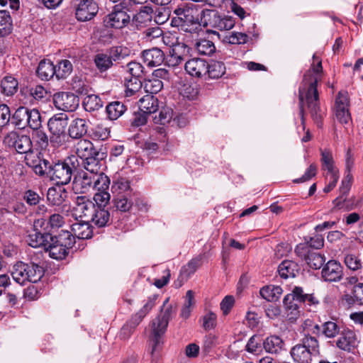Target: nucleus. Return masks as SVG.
I'll use <instances>...</instances> for the list:
<instances>
[{
	"label": "nucleus",
	"instance_id": "obj_50",
	"mask_svg": "<svg viewBox=\"0 0 363 363\" xmlns=\"http://www.w3.org/2000/svg\"><path fill=\"white\" fill-rule=\"evenodd\" d=\"M152 13L153 9L151 6H143L140 8V11L133 16V21L137 25L145 24L152 21Z\"/></svg>",
	"mask_w": 363,
	"mask_h": 363
},
{
	"label": "nucleus",
	"instance_id": "obj_64",
	"mask_svg": "<svg viewBox=\"0 0 363 363\" xmlns=\"http://www.w3.org/2000/svg\"><path fill=\"white\" fill-rule=\"evenodd\" d=\"M33 138L35 145H37L40 150H45L48 147L50 140L44 131L41 130H35L33 133Z\"/></svg>",
	"mask_w": 363,
	"mask_h": 363
},
{
	"label": "nucleus",
	"instance_id": "obj_9",
	"mask_svg": "<svg viewBox=\"0 0 363 363\" xmlns=\"http://www.w3.org/2000/svg\"><path fill=\"white\" fill-rule=\"evenodd\" d=\"M107 176H99L83 170L77 172L72 182V190L75 194H87L95 190L98 186L101 188L106 184Z\"/></svg>",
	"mask_w": 363,
	"mask_h": 363
},
{
	"label": "nucleus",
	"instance_id": "obj_8",
	"mask_svg": "<svg viewBox=\"0 0 363 363\" xmlns=\"http://www.w3.org/2000/svg\"><path fill=\"white\" fill-rule=\"evenodd\" d=\"M43 274V267L33 262L26 264L18 262L13 265L11 272L13 279L21 285L26 281L35 283L40 280Z\"/></svg>",
	"mask_w": 363,
	"mask_h": 363
},
{
	"label": "nucleus",
	"instance_id": "obj_25",
	"mask_svg": "<svg viewBox=\"0 0 363 363\" xmlns=\"http://www.w3.org/2000/svg\"><path fill=\"white\" fill-rule=\"evenodd\" d=\"M88 121L84 118L73 119L68 127L69 136L72 139L82 138L88 131Z\"/></svg>",
	"mask_w": 363,
	"mask_h": 363
},
{
	"label": "nucleus",
	"instance_id": "obj_32",
	"mask_svg": "<svg viewBox=\"0 0 363 363\" xmlns=\"http://www.w3.org/2000/svg\"><path fill=\"white\" fill-rule=\"evenodd\" d=\"M203 255H199L191 259L180 270L179 278L186 281L202 264Z\"/></svg>",
	"mask_w": 363,
	"mask_h": 363
},
{
	"label": "nucleus",
	"instance_id": "obj_28",
	"mask_svg": "<svg viewBox=\"0 0 363 363\" xmlns=\"http://www.w3.org/2000/svg\"><path fill=\"white\" fill-rule=\"evenodd\" d=\"M93 211L91 214L89 222H91L99 228L105 227L109 223L111 216L108 208L94 206Z\"/></svg>",
	"mask_w": 363,
	"mask_h": 363
},
{
	"label": "nucleus",
	"instance_id": "obj_30",
	"mask_svg": "<svg viewBox=\"0 0 363 363\" xmlns=\"http://www.w3.org/2000/svg\"><path fill=\"white\" fill-rule=\"evenodd\" d=\"M67 191L61 185L48 189L47 193L48 201L54 206H60L67 198Z\"/></svg>",
	"mask_w": 363,
	"mask_h": 363
},
{
	"label": "nucleus",
	"instance_id": "obj_41",
	"mask_svg": "<svg viewBox=\"0 0 363 363\" xmlns=\"http://www.w3.org/2000/svg\"><path fill=\"white\" fill-rule=\"evenodd\" d=\"M72 235L75 238L89 239L91 237L92 231L90 229L88 222L84 220V223H75L71 226Z\"/></svg>",
	"mask_w": 363,
	"mask_h": 363
},
{
	"label": "nucleus",
	"instance_id": "obj_26",
	"mask_svg": "<svg viewBox=\"0 0 363 363\" xmlns=\"http://www.w3.org/2000/svg\"><path fill=\"white\" fill-rule=\"evenodd\" d=\"M110 179L106 177V184L104 185V187L98 186L94 190L96 192L94 195V201L95 202V207L108 208V205L111 199V195L108 190L110 186Z\"/></svg>",
	"mask_w": 363,
	"mask_h": 363
},
{
	"label": "nucleus",
	"instance_id": "obj_59",
	"mask_svg": "<svg viewBox=\"0 0 363 363\" xmlns=\"http://www.w3.org/2000/svg\"><path fill=\"white\" fill-rule=\"evenodd\" d=\"M71 85L72 89L79 94H88L90 90L89 84L79 77H75L72 79Z\"/></svg>",
	"mask_w": 363,
	"mask_h": 363
},
{
	"label": "nucleus",
	"instance_id": "obj_19",
	"mask_svg": "<svg viewBox=\"0 0 363 363\" xmlns=\"http://www.w3.org/2000/svg\"><path fill=\"white\" fill-rule=\"evenodd\" d=\"M98 11V5L94 0H81L76 9V18L79 21H87L92 19Z\"/></svg>",
	"mask_w": 363,
	"mask_h": 363
},
{
	"label": "nucleus",
	"instance_id": "obj_29",
	"mask_svg": "<svg viewBox=\"0 0 363 363\" xmlns=\"http://www.w3.org/2000/svg\"><path fill=\"white\" fill-rule=\"evenodd\" d=\"M101 148H96L89 140L82 139L75 145V153L82 160L93 155L97 150Z\"/></svg>",
	"mask_w": 363,
	"mask_h": 363
},
{
	"label": "nucleus",
	"instance_id": "obj_12",
	"mask_svg": "<svg viewBox=\"0 0 363 363\" xmlns=\"http://www.w3.org/2000/svg\"><path fill=\"white\" fill-rule=\"evenodd\" d=\"M107 155L102 149L97 150L93 155L82 160V165L84 172L101 177L106 176L103 172V167L105 164V159Z\"/></svg>",
	"mask_w": 363,
	"mask_h": 363
},
{
	"label": "nucleus",
	"instance_id": "obj_16",
	"mask_svg": "<svg viewBox=\"0 0 363 363\" xmlns=\"http://www.w3.org/2000/svg\"><path fill=\"white\" fill-rule=\"evenodd\" d=\"M53 103L57 109L72 112L79 106V99L73 93L57 92L53 96Z\"/></svg>",
	"mask_w": 363,
	"mask_h": 363
},
{
	"label": "nucleus",
	"instance_id": "obj_52",
	"mask_svg": "<svg viewBox=\"0 0 363 363\" xmlns=\"http://www.w3.org/2000/svg\"><path fill=\"white\" fill-rule=\"evenodd\" d=\"M195 48L199 54L203 55H211L216 51L214 43L207 39H201L196 42Z\"/></svg>",
	"mask_w": 363,
	"mask_h": 363
},
{
	"label": "nucleus",
	"instance_id": "obj_40",
	"mask_svg": "<svg viewBox=\"0 0 363 363\" xmlns=\"http://www.w3.org/2000/svg\"><path fill=\"white\" fill-rule=\"evenodd\" d=\"M1 92L7 96H13L16 93L18 87V82L12 76L4 77L0 84Z\"/></svg>",
	"mask_w": 363,
	"mask_h": 363
},
{
	"label": "nucleus",
	"instance_id": "obj_36",
	"mask_svg": "<svg viewBox=\"0 0 363 363\" xmlns=\"http://www.w3.org/2000/svg\"><path fill=\"white\" fill-rule=\"evenodd\" d=\"M344 300L349 306L363 305V284L354 285L352 293L344 296Z\"/></svg>",
	"mask_w": 363,
	"mask_h": 363
},
{
	"label": "nucleus",
	"instance_id": "obj_18",
	"mask_svg": "<svg viewBox=\"0 0 363 363\" xmlns=\"http://www.w3.org/2000/svg\"><path fill=\"white\" fill-rule=\"evenodd\" d=\"M190 48L184 43H178L174 45L165 57L164 65L168 67H174L186 60L189 53Z\"/></svg>",
	"mask_w": 363,
	"mask_h": 363
},
{
	"label": "nucleus",
	"instance_id": "obj_27",
	"mask_svg": "<svg viewBox=\"0 0 363 363\" xmlns=\"http://www.w3.org/2000/svg\"><path fill=\"white\" fill-rule=\"evenodd\" d=\"M284 342L278 335H270L263 342V348L265 352L272 354H278L284 350Z\"/></svg>",
	"mask_w": 363,
	"mask_h": 363
},
{
	"label": "nucleus",
	"instance_id": "obj_47",
	"mask_svg": "<svg viewBox=\"0 0 363 363\" xmlns=\"http://www.w3.org/2000/svg\"><path fill=\"white\" fill-rule=\"evenodd\" d=\"M207 69L206 77L208 79H218L225 73V66L223 62L220 61L208 62Z\"/></svg>",
	"mask_w": 363,
	"mask_h": 363
},
{
	"label": "nucleus",
	"instance_id": "obj_2",
	"mask_svg": "<svg viewBox=\"0 0 363 363\" xmlns=\"http://www.w3.org/2000/svg\"><path fill=\"white\" fill-rule=\"evenodd\" d=\"M30 160L31 168L35 174L50 178L62 186L67 184L72 177L73 172L78 166L75 156L69 157L63 161L56 162L40 158L38 163Z\"/></svg>",
	"mask_w": 363,
	"mask_h": 363
},
{
	"label": "nucleus",
	"instance_id": "obj_45",
	"mask_svg": "<svg viewBox=\"0 0 363 363\" xmlns=\"http://www.w3.org/2000/svg\"><path fill=\"white\" fill-rule=\"evenodd\" d=\"M320 162L322 163L323 169L327 170L328 174L338 173L334 164L333 156L331 150L328 149L320 150Z\"/></svg>",
	"mask_w": 363,
	"mask_h": 363
},
{
	"label": "nucleus",
	"instance_id": "obj_63",
	"mask_svg": "<svg viewBox=\"0 0 363 363\" xmlns=\"http://www.w3.org/2000/svg\"><path fill=\"white\" fill-rule=\"evenodd\" d=\"M163 88V82L160 79H155L151 77L149 79L145 82L144 89L150 95L157 94Z\"/></svg>",
	"mask_w": 363,
	"mask_h": 363
},
{
	"label": "nucleus",
	"instance_id": "obj_35",
	"mask_svg": "<svg viewBox=\"0 0 363 363\" xmlns=\"http://www.w3.org/2000/svg\"><path fill=\"white\" fill-rule=\"evenodd\" d=\"M356 337L354 332L348 330L344 333L336 342L338 348L350 352L356 346Z\"/></svg>",
	"mask_w": 363,
	"mask_h": 363
},
{
	"label": "nucleus",
	"instance_id": "obj_31",
	"mask_svg": "<svg viewBox=\"0 0 363 363\" xmlns=\"http://www.w3.org/2000/svg\"><path fill=\"white\" fill-rule=\"evenodd\" d=\"M133 196L128 194H121L118 193L113 196L112 200L113 207L121 212H128L132 208L133 204Z\"/></svg>",
	"mask_w": 363,
	"mask_h": 363
},
{
	"label": "nucleus",
	"instance_id": "obj_7",
	"mask_svg": "<svg viewBox=\"0 0 363 363\" xmlns=\"http://www.w3.org/2000/svg\"><path fill=\"white\" fill-rule=\"evenodd\" d=\"M172 306H167L152 322L150 344L152 355L157 351V347L163 343L162 337L166 332L169 321L172 318Z\"/></svg>",
	"mask_w": 363,
	"mask_h": 363
},
{
	"label": "nucleus",
	"instance_id": "obj_14",
	"mask_svg": "<svg viewBox=\"0 0 363 363\" xmlns=\"http://www.w3.org/2000/svg\"><path fill=\"white\" fill-rule=\"evenodd\" d=\"M205 25L216 28L219 30H228L233 28L235 21L233 18L220 16L216 11L207 10L204 13Z\"/></svg>",
	"mask_w": 363,
	"mask_h": 363
},
{
	"label": "nucleus",
	"instance_id": "obj_42",
	"mask_svg": "<svg viewBox=\"0 0 363 363\" xmlns=\"http://www.w3.org/2000/svg\"><path fill=\"white\" fill-rule=\"evenodd\" d=\"M28 97L30 98V104H35L38 101L46 100L48 93L47 90L41 85L31 86L27 90Z\"/></svg>",
	"mask_w": 363,
	"mask_h": 363
},
{
	"label": "nucleus",
	"instance_id": "obj_34",
	"mask_svg": "<svg viewBox=\"0 0 363 363\" xmlns=\"http://www.w3.org/2000/svg\"><path fill=\"white\" fill-rule=\"evenodd\" d=\"M298 265L294 261L284 260L278 267V272L281 277L287 279L289 277H295L299 272Z\"/></svg>",
	"mask_w": 363,
	"mask_h": 363
},
{
	"label": "nucleus",
	"instance_id": "obj_54",
	"mask_svg": "<svg viewBox=\"0 0 363 363\" xmlns=\"http://www.w3.org/2000/svg\"><path fill=\"white\" fill-rule=\"evenodd\" d=\"M72 72V65L68 60L60 62L55 67V76L57 79H65Z\"/></svg>",
	"mask_w": 363,
	"mask_h": 363
},
{
	"label": "nucleus",
	"instance_id": "obj_17",
	"mask_svg": "<svg viewBox=\"0 0 363 363\" xmlns=\"http://www.w3.org/2000/svg\"><path fill=\"white\" fill-rule=\"evenodd\" d=\"M45 221L46 219L45 218H39L34 221V229L28 235L27 240L29 245L32 247H43L45 249L48 245L52 235L48 233H41L37 230L38 227L43 228L45 224Z\"/></svg>",
	"mask_w": 363,
	"mask_h": 363
},
{
	"label": "nucleus",
	"instance_id": "obj_49",
	"mask_svg": "<svg viewBox=\"0 0 363 363\" xmlns=\"http://www.w3.org/2000/svg\"><path fill=\"white\" fill-rule=\"evenodd\" d=\"M111 188L114 195L118 193L121 194L133 195V191L130 187V182L125 178H120L115 180Z\"/></svg>",
	"mask_w": 363,
	"mask_h": 363
},
{
	"label": "nucleus",
	"instance_id": "obj_6",
	"mask_svg": "<svg viewBox=\"0 0 363 363\" xmlns=\"http://www.w3.org/2000/svg\"><path fill=\"white\" fill-rule=\"evenodd\" d=\"M175 13L177 15V18L172 19V25L188 30L185 26L198 24L201 15L204 16L206 11L201 10L199 6L194 3H185L175 10Z\"/></svg>",
	"mask_w": 363,
	"mask_h": 363
},
{
	"label": "nucleus",
	"instance_id": "obj_5",
	"mask_svg": "<svg viewBox=\"0 0 363 363\" xmlns=\"http://www.w3.org/2000/svg\"><path fill=\"white\" fill-rule=\"evenodd\" d=\"M74 238L72 233L62 230L57 236H51L45 251L55 259H62L68 254V250L73 247Z\"/></svg>",
	"mask_w": 363,
	"mask_h": 363
},
{
	"label": "nucleus",
	"instance_id": "obj_46",
	"mask_svg": "<svg viewBox=\"0 0 363 363\" xmlns=\"http://www.w3.org/2000/svg\"><path fill=\"white\" fill-rule=\"evenodd\" d=\"M104 102L101 98L95 94H87L84 99L82 106L86 111L93 112L99 110Z\"/></svg>",
	"mask_w": 363,
	"mask_h": 363
},
{
	"label": "nucleus",
	"instance_id": "obj_48",
	"mask_svg": "<svg viewBox=\"0 0 363 363\" xmlns=\"http://www.w3.org/2000/svg\"><path fill=\"white\" fill-rule=\"evenodd\" d=\"M94 62L96 69L101 72H105L109 69L113 65L108 53H98L94 56Z\"/></svg>",
	"mask_w": 363,
	"mask_h": 363
},
{
	"label": "nucleus",
	"instance_id": "obj_22",
	"mask_svg": "<svg viewBox=\"0 0 363 363\" xmlns=\"http://www.w3.org/2000/svg\"><path fill=\"white\" fill-rule=\"evenodd\" d=\"M95 204L85 196H77L75 199L74 211L79 217L89 222Z\"/></svg>",
	"mask_w": 363,
	"mask_h": 363
},
{
	"label": "nucleus",
	"instance_id": "obj_4",
	"mask_svg": "<svg viewBox=\"0 0 363 363\" xmlns=\"http://www.w3.org/2000/svg\"><path fill=\"white\" fill-rule=\"evenodd\" d=\"M295 363H311L312 357L320 354V345L316 337H302L290 352Z\"/></svg>",
	"mask_w": 363,
	"mask_h": 363
},
{
	"label": "nucleus",
	"instance_id": "obj_55",
	"mask_svg": "<svg viewBox=\"0 0 363 363\" xmlns=\"http://www.w3.org/2000/svg\"><path fill=\"white\" fill-rule=\"evenodd\" d=\"M195 301L194 293L191 290L187 291L185 296V302L181 311V316L188 318L192 311Z\"/></svg>",
	"mask_w": 363,
	"mask_h": 363
},
{
	"label": "nucleus",
	"instance_id": "obj_1",
	"mask_svg": "<svg viewBox=\"0 0 363 363\" xmlns=\"http://www.w3.org/2000/svg\"><path fill=\"white\" fill-rule=\"evenodd\" d=\"M313 64L304 74L302 82L298 89L299 114L301 123L304 125V107L306 106L313 118L319 125L323 112L319 105V94L317 84L321 80L323 71L321 60L315 55L313 57Z\"/></svg>",
	"mask_w": 363,
	"mask_h": 363
},
{
	"label": "nucleus",
	"instance_id": "obj_43",
	"mask_svg": "<svg viewBox=\"0 0 363 363\" xmlns=\"http://www.w3.org/2000/svg\"><path fill=\"white\" fill-rule=\"evenodd\" d=\"M126 111V106L121 102L116 101L109 103L106 108V112L110 120H116Z\"/></svg>",
	"mask_w": 363,
	"mask_h": 363
},
{
	"label": "nucleus",
	"instance_id": "obj_33",
	"mask_svg": "<svg viewBox=\"0 0 363 363\" xmlns=\"http://www.w3.org/2000/svg\"><path fill=\"white\" fill-rule=\"evenodd\" d=\"M138 106L141 111L150 115L155 113L158 110L159 101L153 95L147 94L140 99Z\"/></svg>",
	"mask_w": 363,
	"mask_h": 363
},
{
	"label": "nucleus",
	"instance_id": "obj_53",
	"mask_svg": "<svg viewBox=\"0 0 363 363\" xmlns=\"http://www.w3.org/2000/svg\"><path fill=\"white\" fill-rule=\"evenodd\" d=\"M110 129L101 124L96 125L91 130L90 137L94 140L104 141L110 137Z\"/></svg>",
	"mask_w": 363,
	"mask_h": 363
},
{
	"label": "nucleus",
	"instance_id": "obj_3",
	"mask_svg": "<svg viewBox=\"0 0 363 363\" xmlns=\"http://www.w3.org/2000/svg\"><path fill=\"white\" fill-rule=\"evenodd\" d=\"M4 144L13 148L19 154H25V162L31 168L30 160L38 163L40 157L33 150V142L30 136L20 134L16 131H11L4 138Z\"/></svg>",
	"mask_w": 363,
	"mask_h": 363
},
{
	"label": "nucleus",
	"instance_id": "obj_57",
	"mask_svg": "<svg viewBox=\"0 0 363 363\" xmlns=\"http://www.w3.org/2000/svg\"><path fill=\"white\" fill-rule=\"evenodd\" d=\"M107 53L113 63L125 59L129 55V50L126 48L116 46L111 48Z\"/></svg>",
	"mask_w": 363,
	"mask_h": 363
},
{
	"label": "nucleus",
	"instance_id": "obj_44",
	"mask_svg": "<svg viewBox=\"0 0 363 363\" xmlns=\"http://www.w3.org/2000/svg\"><path fill=\"white\" fill-rule=\"evenodd\" d=\"M282 289L279 286H266L262 287L259 294L260 296L268 301H277L282 294Z\"/></svg>",
	"mask_w": 363,
	"mask_h": 363
},
{
	"label": "nucleus",
	"instance_id": "obj_56",
	"mask_svg": "<svg viewBox=\"0 0 363 363\" xmlns=\"http://www.w3.org/2000/svg\"><path fill=\"white\" fill-rule=\"evenodd\" d=\"M27 127H30L33 130H39L41 127V116L38 110L33 108L29 109Z\"/></svg>",
	"mask_w": 363,
	"mask_h": 363
},
{
	"label": "nucleus",
	"instance_id": "obj_20",
	"mask_svg": "<svg viewBox=\"0 0 363 363\" xmlns=\"http://www.w3.org/2000/svg\"><path fill=\"white\" fill-rule=\"evenodd\" d=\"M208 62L203 59L194 57L187 60L184 65V69L188 74L195 78L206 77L208 72Z\"/></svg>",
	"mask_w": 363,
	"mask_h": 363
},
{
	"label": "nucleus",
	"instance_id": "obj_23",
	"mask_svg": "<svg viewBox=\"0 0 363 363\" xmlns=\"http://www.w3.org/2000/svg\"><path fill=\"white\" fill-rule=\"evenodd\" d=\"M335 116L340 123L347 124L351 119L349 113V101L345 94L340 93L335 101Z\"/></svg>",
	"mask_w": 363,
	"mask_h": 363
},
{
	"label": "nucleus",
	"instance_id": "obj_60",
	"mask_svg": "<svg viewBox=\"0 0 363 363\" xmlns=\"http://www.w3.org/2000/svg\"><path fill=\"white\" fill-rule=\"evenodd\" d=\"M322 334L328 338H333L340 333V327L334 321H327L322 325Z\"/></svg>",
	"mask_w": 363,
	"mask_h": 363
},
{
	"label": "nucleus",
	"instance_id": "obj_24",
	"mask_svg": "<svg viewBox=\"0 0 363 363\" xmlns=\"http://www.w3.org/2000/svg\"><path fill=\"white\" fill-rule=\"evenodd\" d=\"M142 57L147 66L150 67L161 65L165 60L163 51L157 48L143 51Z\"/></svg>",
	"mask_w": 363,
	"mask_h": 363
},
{
	"label": "nucleus",
	"instance_id": "obj_37",
	"mask_svg": "<svg viewBox=\"0 0 363 363\" xmlns=\"http://www.w3.org/2000/svg\"><path fill=\"white\" fill-rule=\"evenodd\" d=\"M37 74L43 80H49L55 75V66L50 60H42L37 68Z\"/></svg>",
	"mask_w": 363,
	"mask_h": 363
},
{
	"label": "nucleus",
	"instance_id": "obj_62",
	"mask_svg": "<svg viewBox=\"0 0 363 363\" xmlns=\"http://www.w3.org/2000/svg\"><path fill=\"white\" fill-rule=\"evenodd\" d=\"M112 3H118L113 7L118 9L119 7L125 9L127 11H133L135 7L139 4H143L147 1V0H109Z\"/></svg>",
	"mask_w": 363,
	"mask_h": 363
},
{
	"label": "nucleus",
	"instance_id": "obj_61",
	"mask_svg": "<svg viewBox=\"0 0 363 363\" xmlns=\"http://www.w3.org/2000/svg\"><path fill=\"white\" fill-rule=\"evenodd\" d=\"M173 110L169 107H162L158 115H155L153 121L155 123L164 125L169 123L173 117Z\"/></svg>",
	"mask_w": 363,
	"mask_h": 363
},
{
	"label": "nucleus",
	"instance_id": "obj_13",
	"mask_svg": "<svg viewBox=\"0 0 363 363\" xmlns=\"http://www.w3.org/2000/svg\"><path fill=\"white\" fill-rule=\"evenodd\" d=\"M296 255L303 259L307 264L312 269H320L325 262L323 255L318 252L304 245H298L295 249Z\"/></svg>",
	"mask_w": 363,
	"mask_h": 363
},
{
	"label": "nucleus",
	"instance_id": "obj_51",
	"mask_svg": "<svg viewBox=\"0 0 363 363\" xmlns=\"http://www.w3.org/2000/svg\"><path fill=\"white\" fill-rule=\"evenodd\" d=\"M12 29V21L9 11H0V36L9 34Z\"/></svg>",
	"mask_w": 363,
	"mask_h": 363
},
{
	"label": "nucleus",
	"instance_id": "obj_38",
	"mask_svg": "<svg viewBox=\"0 0 363 363\" xmlns=\"http://www.w3.org/2000/svg\"><path fill=\"white\" fill-rule=\"evenodd\" d=\"M29 109L24 106L18 108L11 116L12 123L19 129L27 127Z\"/></svg>",
	"mask_w": 363,
	"mask_h": 363
},
{
	"label": "nucleus",
	"instance_id": "obj_21",
	"mask_svg": "<svg viewBox=\"0 0 363 363\" xmlns=\"http://www.w3.org/2000/svg\"><path fill=\"white\" fill-rule=\"evenodd\" d=\"M322 277L325 281H339L343 276V268L335 260H329L323 267Z\"/></svg>",
	"mask_w": 363,
	"mask_h": 363
},
{
	"label": "nucleus",
	"instance_id": "obj_10",
	"mask_svg": "<svg viewBox=\"0 0 363 363\" xmlns=\"http://www.w3.org/2000/svg\"><path fill=\"white\" fill-rule=\"evenodd\" d=\"M68 125V117L65 113H59L49 119L48 126L50 133V142L55 147L64 145L67 140L65 129Z\"/></svg>",
	"mask_w": 363,
	"mask_h": 363
},
{
	"label": "nucleus",
	"instance_id": "obj_11",
	"mask_svg": "<svg viewBox=\"0 0 363 363\" xmlns=\"http://www.w3.org/2000/svg\"><path fill=\"white\" fill-rule=\"evenodd\" d=\"M303 300V289L301 287H295L291 293L285 296L283 303L289 320H295L299 315V308Z\"/></svg>",
	"mask_w": 363,
	"mask_h": 363
},
{
	"label": "nucleus",
	"instance_id": "obj_39",
	"mask_svg": "<svg viewBox=\"0 0 363 363\" xmlns=\"http://www.w3.org/2000/svg\"><path fill=\"white\" fill-rule=\"evenodd\" d=\"M125 97L138 96L141 92L142 82L138 78H128L124 80Z\"/></svg>",
	"mask_w": 363,
	"mask_h": 363
},
{
	"label": "nucleus",
	"instance_id": "obj_15",
	"mask_svg": "<svg viewBox=\"0 0 363 363\" xmlns=\"http://www.w3.org/2000/svg\"><path fill=\"white\" fill-rule=\"evenodd\" d=\"M127 12L123 8L119 7L116 9V7H113V11L104 18L105 26L116 29H121L127 26L130 21V16Z\"/></svg>",
	"mask_w": 363,
	"mask_h": 363
},
{
	"label": "nucleus",
	"instance_id": "obj_58",
	"mask_svg": "<svg viewBox=\"0 0 363 363\" xmlns=\"http://www.w3.org/2000/svg\"><path fill=\"white\" fill-rule=\"evenodd\" d=\"M303 337H315L322 333V328L318 324L313 323L310 320H306L303 323Z\"/></svg>",
	"mask_w": 363,
	"mask_h": 363
}]
</instances>
